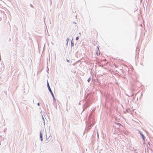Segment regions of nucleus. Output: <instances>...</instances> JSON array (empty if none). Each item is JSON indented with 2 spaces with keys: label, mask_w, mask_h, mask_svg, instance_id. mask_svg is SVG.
I'll return each mask as SVG.
<instances>
[{
  "label": "nucleus",
  "mask_w": 153,
  "mask_h": 153,
  "mask_svg": "<svg viewBox=\"0 0 153 153\" xmlns=\"http://www.w3.org/2000/svg\"><path fill=\"white\" fill-rule=\"evenodd\" d=\"M47 86L48 87V90H49V92H50L52 97H53V100L55 101V102L56 101V99L54 96V94L50 88V85H49V84L48 83V81H47Z\"/></svg>",
  "instance_id": "nucleus-1"
},
{
  "label": "nucleus",
  "mask_w": 153,
  "mask_h": 153,
  "mask_svg": "<svg viewBox=\"0 0 153 153\" xmlns=\"http://www.w3.org/2000/svg\"><path fill=\"white\" fill-rule=\"evenodd\" d=\"M90 106V104L87 103V102L84 105L83 107L84 108L83 110V111H84L86 108Z\"/></svg>",
  "instance_id": "nucleus-2"
},
{
  "label": "nucleus",
  "mask_w": 153,
  "mask_h": 153,
  "mask_svg": "<svg viewBox=\"0 0 153 153\" xmlns=\"http://www.w3.org/2000/svg\"><path fill=\"white\" fill-rule=\"evenodd\" d=\"M42 131H41L40 132V140L41 141H43V138H42Z\"/></svg>",
  "instance_id": "nucleus-3"
},
{
  "label": "nucleus",
  "mask_w": 153,
  "mask_h": 153,
  "mask_svg": "<svg viewBox=\"0 0 153 153\" xmlns=\"http://www.w3.org/2000/svg\"><path fill=\"white\" fill-rule=\"evenodd\" d=\"M140 132V134L141 136L142 137V138H143V140H145V136L141 132Z\"/></svg>",
  "instance_id": "nucleus-4"
},
{
  "label": "nucleus",
  "mask_w": 153,
  "mask_h": 153,
  "mask_svg": "<svg viewBox=\"0 0 153 153\" xmlns=\"http://www.w3.org/2000/svg\"><path fill=\"white\" fill-rule=\"evenodd\" d=\"M72 40H73V39H72L71 41V47H72L73 46H74V43L72 42Z\"/></svg>",
  "instance_id": "nucleus-5"
},
{
  "label": "nucleus",
  "mask_w": 153,
  "mask_h": 153,
  "mask_svg": "<svg viewBox=\"0 0 153 153\" xmlns=\"http://www.w3.org/2000/svg\"><path fill=\"white\" fill-rule=\"evenodd\" d=\"M91 77H89L88 79L87 80V81L88 82H89L91 80Z\"/></svg>",
  "instance_id": "nucleus-6"
},
{
  "label": "nucleus",
  "mask_w": 153,
  "mask_h": 153,
  "mask_svg": "<svg viewBox=\"0 0 153 153\" xmlns=\"http://www.w3.org/2000/svg\"><path fill=\"white\" fill-rule=\"evenodd\" d=\"M79 39V36H77L76 37V40H78Z\"/></svg>",
  "instance_id": "nucleus-7"
},
{
  "label": "nucleus",
  "mask_w": 153,
  "mask_h": 153,
  "mask_svg": "<svg viewBox=\"0 0 153 153\" xmlns=\"http://www.w3.org/2000/svg\"><path fill=\"white\" fill-rule=\"evenodd\" d=\"M30 6L31 7L33 8V5L32 4H30Z\"/></svg>",
  "instance_id": "nucleus-8"
},
{
  "label": "nucleus",
  "mask_w": 153,
  "mask_h": 153,
  "mask_svg": "<svg viewBox=\"0 0 153 153\" xmlns=\"http://www.w3.org/2000/svg\"><path fill=\"white\" fill-rule=\"evenodd\" d=\"M69 38H68L66 39L67 42H68V41H69Z\"/></svg>",
  "instance_id": "nucleus-9"
},
{
  "label": "nucleus",
  "mask_w": 153,
  "mask_h": 153,
  "mask_svg": "<svg viewBox=\"0 0 153 153\" xmlns=\"http://www.w3.org/2000/svg\"><path fill=\"white\" fill-rule=\"evenodd\" d=\"M42 120H43V121H45L44 118V117H43V116L42 115Z\"/></svg>",
  "instance_id": "nucleus-10"
},
{
  "label": "nucleus",
  "mask_w": 153,
  "mask_h": 153,
  "mask_svg": "<svg viewBox=\"0 0 153 153\" xmlns=\"http://www.w3.org/2000/svg\"><path fill=\"white\" fill-rule=\"evenodd\" d=\"M135 152H136V153H137V150L136 149H134Z\"/></svg>",
  "instance_id": "nucleus-11"
},
{
  "label": "nucleus",
  "mask_w": 153,
  "mask_h": 153,
  "mask_svg": "<svg viewBox=\"0 0 153 153\" xmlns=\"http://www.w3.org/2000/svg\"><path fill=\"white\" fill-rule=\"evenodd\" d=\"M37 105L38 106H39L40 105V103L39 102H38L37 103Z\"/></svg>",
  "instance_id": "nucleus-12"
},
{
  "label": "nucleus",
  "mask_w": 153,
  "mask_h": 153,
  "mask_svg": "<svg viewBox=\"0 0 153 153\" xmlns=\"http://www.w3.org/2000/svg\"><path fill=\"white\" fill-rule=\"evenodd\" d=\"M66 60H67V62H69V60L68 59H66Z\"/></svg>",
  "instance_id": "nucleus-13"
},
{
  "label": "nucleus",
  "mask_w": 153,
  "mask_h": 153,
  "mask_svg": "<svg viewBox=\"0 0 153 153\" xmlns=\"http://www.w3.org/2000/svg\"><path fill=\"white\" fill-rule=\"evenodd\" d=\"M94 123H92L91 124V126H93V125H94Z\"/></svg>",
  "instance_id": "nucleus-14"
},
{
  "label": "nucleus",
  "mask_w": 153,
  "mask_h": 153,
  "mask_svg": "<svg viewBox=\"0 0 153 153\" xmlns=\"http://www.w3.org/2000/svg\"><path fill=\"white\" fill-rule=\"evenodd\" d=\"M35 148H36V144L34 146Z\"/></svg>",
  "instance_id": "nucleus-15"
},
{
  "label": "nucleus",
  "mask_w": 153,
  "mask_h": 153,
  "mask_svg": "<svg viewBox=\"0 0 153 153\" xmlns=\"http://www.w3.org/2000/svg\"><path fill=\"white\" fill-rule=\"evenodd\" d=\"M44 121L43 123H44V125H45V121Z\"/></svg>",
  "instance_id": "nucleus-16"
},
{
  "label": "nucleus",
  "mask_w": 153,
  "mask_h": 153,
  "mask_svg": "<svg viewBox=\"0 0 153 153\" xmlns=\"http://www.w3.org/2000/svg\"><path fill=\"white\" fill-rule=\"evenodd\" d=\"M96 53L98 55V54H97L98 52H97V51L96 52Z\"/></svg>",
  "instance_id": "nucleus-17"
},
{
  "label": "nucleus",
  "mask_w": 153,
  "mask_h": 153,
  "mask_svg": "<svg viewBox=\"0 0 153 153\" xmlns=\"http://www.w3.org/2000/svg\"><path fill=\"white\" fill-rule=\"evenodd\" d=\"M68 42H67V43H66V45H67L68 44Z\"/></svg>",
  "instance_id": "nucleus-18"
},
{
  "label": "nucleus",
  "mask_w": 153,
  "mask_h": 153,
  "mask_svg": "<svg viewBox=\"0 0 153 153\" xmlns=\"http://www.w3.org/2000/svg\"><path fill=\"white\" fill-rule=\"evenodd\" d=\"M97 48H98V50L99 51V48L98 47H97Z\"/></svg>",
  "instance_id": "nucleus-19"
},
{
  "label": "nucleus",
  "mask_w": 153,
  "mask_h": 153,
  "mask_svg": "<svg viewBox=\"0 0 153 153\" xmlns=\"http://www.w3.org/2000/svg\"><path fill=\"white\" fill-rule=\"evenodd\" d=\"M91 127V126H89V128H90Z\"/></svg>",
  "instance_id": "nucleus-20"
},
{
  "label": "nucleus",
  "mask_w": 153,
  "mask_h": 153,
  "mask_svg": "<svg viewBox=\"0 0 153 153\" xmlns=\"http://www.w3.org/2000/svg\"><path fill=\"white\" fill-rule=\"evenodd\" d=\"M134 95V94H133L131 95V96H133Z\"/></svg>",
  "instance_id": "nucleus-21"
},
{
  "label": "nucleus",
  "mask_w": 153,
  "mask_h": 153,
  "mask_svg": "<svg viewBox=\"0 0 153 153\" xmlns=\"http://www.w3.org/2000/svg\"><path fill=\"white\" fill-rule=\"evenodd\" d=\"M46 139H47L49 138H47V136H46Z\"/></svg>",
  "instance_id": "nucleus-22"
},
{
  "label": "nucleus",
  "mask_w": 153,
  "mask_h": 153,
  "mask_svg": "<svg viewBox=\"0 0 153 153\" xmlns=\"http://www.w3.org/2000/svg\"><path fill=\"white\" fill-rule=\"evenodd\" d=\"M73 23H75V24H76V23L74 22H73Z\"/></svg>",
  "instance_id": "nucleus-23"
},
{
  "label": "nucleus",
  "mask_w": 153,
  "mask_h": 153,
  "mask_svg": "<svg viewBox=\"0 0 153 153\" xmlns=\"http://www.w3.org/2000/svg\"><path fill=\"white\" fill-rule=\"evenodd\" d=\"M44 113L45 114V112H43V113Z\"/></svg>",
  "instance_id": "nucleus-24"
},
{
  "label": "nucleus",
  "mask_w": 153,
  "mask_h": 153,
  "mask_svg": "<svg viewBox=\"0 0 153 153\" xmlns=\"http://www.w3.org/2000/svg\"><path fill=\"white\" fill-rule=\"evenodd\" d=\"M79 34H81L80 33H79Z\"/></svg>",
  "instance_id": "nucleus-25"
},
{
  "label": "nucleus",
  "mask_w": 153,
  "mask_h": 153,
  "mask_svg": "<svg viewBox=\"0 0 153 153\" xmlns=\"http://www.w3.org/2000/svg\"><path fill=\"white\" fill-rule=\"evenodd\" d=\"M118 124H119L120 125H121V124H120V123H118Z\"/></svg>",
  "instance_id": "nucleus-26"
}]
</instances>
